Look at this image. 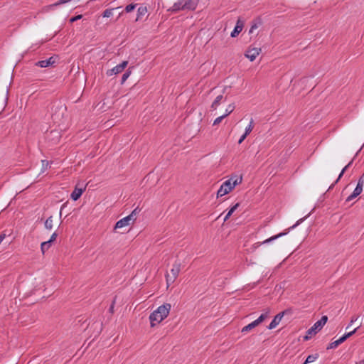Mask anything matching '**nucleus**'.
<instances>
[{
  "label": "nucleus",
  "mask_w": 364,
  "mask_h": 364,
  "mask_svg": "<svg viewBox=\"0 0 364 364\" xmlns=\"http://www.w3.org/2000/svg\"><path fill=\"white\" fill-rule=\"evenodd\" d=\"M112 15V9H107L102 14L103 17H109Z\"/></svg>",
  "instance_id": "obj_34"
},
{
  "label": "nucleus",
  "mask_w": 364,
  "mask_h": 364,
  "mask_svg": "<svg viewBox=\"0 0 364 364\" xmlns=\"http://www.w3.org/2000/svg\"><path fill=\"white\" fill-rule=\"evenodd\" d=\"M363 147H364V145H362V146H361V148H360V149L357 151V153H356L355 156H354V158H355V156H358V153L360 151V150H361V149H362V148H363Z\"/></svg>",
  "instance_id": "obj_45"
},
{
  "label": "nucleus",
  "mask_w": 364,
  "mask_h": 364,
  "mask_svg": "<svg viewBox=\"0 0 364 364\" xmlns=\"http://www.w3.org/2000/svg\"><path fill=\"white\" fill-rule=\"evenodd\" d=\"M181 10H185L183 6L182 0H178V1L174 3L172 7L169 9V11L174 13H176Z\"/></svg>",
  "instance_id": "obj_17"
},
{
  "label": "nucleus",
  "mask_w": 364,
  "mask_h": 364,
  "mask_svg": "<svg viewBox=\"0 0 364 364\" xmlns=\"http://www.w3.org/2000/svg\"><path fill=\"white\" fill-rule=\"evenodd\" d=\"M363 147H364V145H362V146H361V148H360V149L357 151V153H356L355 156H354V158H355V156H358V153L360 151V150H361V149H362V148H363Z\"/></svg>",
  "instance_id": "obj_46"
},
{
  "label": "nucleus",
  "mask_w": 364,
  "mask_h": 364,
  "mask_svg": "<svg viewBox=\"0 0 364 364\" xmlns=\"http://www.w3.org/2000/svg\"><path fill=\"white\" fill-rule=\"evenodd\" d=\"M225 117V116L224 114L217 117L213 122V125L219 124Z\"/></svg>",
  "instance_id": "obj_35"
},
{
  "label": "nucleus",
  "mask_w": 364,
  "mask_h": 364,
  "mask_svg": "<svg viewBox=\"0 0 364 364\" xmlns=\"http://www.w3.org/2000/svg\"><path fill=\"white\" fill-rule=\"evenodd\" d=\"M133 68V67H129L126 71L125 73L122 75V78H121V84H124V82L127 80V79L129 77L131 73H132V69Z\"/></svg>",
  "instance_id": "obj_24"
},
{
  "label": "nucleus",
  "mask_w": 364,
  "mask_h": 364,
  "mask_svg": "<svg viewBox=\"0 0 364 364\" xmlns=\"http://www.w3.org/2000/svg\"><path fill=\"white\" fill-rule=\"evenodd\" d=\"M353 160H354V158L342 169L337 180L335 181V183H336L339 181V179L342 177V176L343 175L345 171L352 165Z\"/></svg>",
  "instance_id": "obj_27"
},
{
  "label": "nucleus",
  "mask_w": 364,
  "mask_h": 364,
  "mask_svg": "<svg viewBox=\"0 0 364 364\" xmlns=\"http://www.w3.org/2000/svg\"><path fill=\"white\" fill-rule=\"evenodd\" d=\"M57 237H58V234L56 232H53L52 234L49 241L53 243L56 240Z\"/></svg>",
  "instance_id": "obj_38"
},
{
  "label": "nucleus",
  "mask_w": 364,
  "mask_h": 364,
  "mask_svg": "<svg viewBox=\"0 0 364 364\" xmlns=\"http://www.w3.org/2000/svg\"><path fill=\"white\" fill-rule=\"evenodd\" d=\"M127 65H128V61L124 60L122 63H121L120 64L116 65L115 66V75H117L119 73H122L124 70V68L127 66Z\"/></svg>",
  "instance_id": "obj_19"
},
{
  "label": "nucleus",
  "mask_w": 364,
  "mask_h": 364,
  "mask_svg": "<svg viewBox=\"0 0 364 364\" xmlns=\"http://www.w3.org/2000/svg\"><path fill=\"white\" fill-rule=\"evenodd\" d=\"M364 174L358 179L357 186H360V187H363L364 185V179H363Z\"/></svg>",
  "instance_id": "obj_37"
},
{
  "label": "nucleus",
  "mask_w": 364,
  "mask_h": 364,
  "mask_svg": "<svg viewBox=\"0 0 364 364\" xmlns=\"http://www.w3.org/2000/svg\"><path fill=\"white\" fill-rule=\"evenodd\" d=\"M269 314V311H266L264 314H262L257 319H256L255 321L257 323V325L262 323L267 317Z\"/></svg>",
  "instance_id": "obj_26"
},
{
  "label": "nucleus",
  "mask_w": 364,
  "mask_h": 364,
  "mask_svg": "<svg viewBox=\"0 0 364 364\" xmlns=\"http://www.w3.org/2000/svg\"><path fill=\"white\" fill-rule=\"evenodd\" d=\"M253 124H254V121H253V119H251L250 122V124H249V125H248V127H246V129H245V133L246 134H247V135H248V134H250L251 133V132L252 131L253 127H254V125H253Z\"/></svg>",
  "instance_id": "obj_31"
},
{
  "label": "nucleus",
  "mask_w": 364,
  "mask_h": 364,
  "mask_svg": "<svg viewBox=\"0 0 364 364\" xmlns=\"http://www.w3.org/2000/svg\"><path fill=\"white\" fill-rule=\"evenodd\" d=\"M310 215V213L309 215H307L306 217L303 218H301L299 219L294 225H292L291 227H290L289 228H288L287 230H286L284 232H280L276 235H274L265 240H264L263 242H256L255 243L252 247V250H255L257 248H258L259 246H261L263 244H267V243H269L284 235H286L289 231L291 229H294V228H296L297 225H299L301 223H302L309 215Z\"/></svg>",
  "instance_id": "obj_3"
},
{
  "label": "nucleus",
  "mask_w": 364,
  "mask_h": 364,
  "mask_svg": "<svg viewBox=\"0 0 364 364\" xmlns=\"http://www.w3.org/2000/svg\"><path fill=\"white\" fill-rule=\"evenodd\" d=\"M88 332H91V336L97 337L102 330V323L100 321H95L90 323L87 327Z\"/></svg>",
  "instance_id": "obj_7"
},
{
  "label": "nucleus",
  "mask_w": 364,
  "mask_h": 364,
  "mask_svg": "<svg viewBox=\"0 0 364 364\" xmlns=\"http://www.w3.org/2000/svg\"><path fill=\"white\" fill-rule=\"evenodd\" d=\"M85 189L86 186L82 184V186L80 187L79 184H77L75 187V189L70 194V198L75 201L78 200L82 196V193L85 191Z\"/></svg>",
  "instance_id": "obj_9"
},
{
  "label": "nucleus",
  "mask_w": 364,
  "mask_h": 364,
  "mask_svg": "<svg viewBox=\"0 0 364 364\" xmlns=\"http://www.w3.org/2000/svg\"><path fill=\"white\" fill-rule=\"evenodd\" d=\"M322 328H320V326H318V323L316 322L312 327H311L306 332V335L304 337L305 341L309 340L312 335L316 334L318 331H320Z\"/></svg>",
  "instance_id": "obj_12"
},
{
  "label": "nucleus",
  "mask_w": 364,
  "mask_h": 364,
  "mask_svg": "<svg viewBox=\"0 0 364 364\" xmlns=\"http://www.w3.org/2000/svg\"><path fill=\"white\" fill-rule=\"evenodd\" d=\"M4 238H5V235L4 234L0 235V244L4 240Z\"/></svg>",
  "instance_id": "obj_44"
},
{
  "label": "nucleus",
  "mask_w": 364,
  "mask_h": 364,
  "mask_svg": "<svg viewBox=\"0 0 364 364\" xmlns=\"http://www.w3.org/2000/svg\"><path fill=\"white\" fill-rule=\"evenodd\" d=\"M109 311L111 312H113L114 311V301L111 303L110 306H109Z\"/></svg>",
  "instance_id": "obj_43"
},
{
  "label": "nucleus",
  "mask_w": 364,
  "mask_h": 364,
  "mask_svg": "<svg viewBox=\"0 0 364 364\" xmlns=\"http://www.w3.org/2000/svg\"><path fill=\"white\" fill-rule=\"evenodd\" d=\"M361 326L360 324L358 327H356L353 331L345 333L343 336H341L339 339L331 343L326 348L327 350L336 348L338 346L343 343L346 339L353 336L358 329Z\"/></svg>",
  "instance_id": "obj_6"
},
{
  "label": "nucleus",
  "mask_w": 364,
  "mask_h": 364,
  "mask_svg": "<svg viewBox=\"0 0 364 364\" xmlns=\"http://www.w3.org/2000/svg\"><path fill=\"white\" fill-rule=\"evenodd\" d=\"M136 6V4H130L127 5L124 9H122V6H116L115 10L118 11L119 16H120L124 11H125L127 13L132 11L135 9Z\"/></svg>",
  "instance_id": "obj_16"
},
{
  "label": "nucleus",
  "mask_w": 364,
  "mask_h": 364,
  "mask_svg": "<svg viewBox=\"0 0 364 364\" xmlns=\"http://www.w3.org/2000/svg\"><path fill=\"white\" fill-rule=\"evenodd\" d=\"M223 99V95H220L217 96L211 105V108L215 109L218 107V106L220 105V103Z\"/></svg>",
  "instance_id": "obj_23"
},
{
  "label": "nucleus",
  "mask_w": 364,
  "mask_h": 364,
  "mask_svg": "<svg viewBox=\"0 0 364 364\" xmlns=\"http://www.w3.org/2000/svg\"><path fill=\"white\" fill-rule=\"evenodd\" d=\"M333 186H334V184L331 185V186L329 187L328 190L331 189V188H333Z\"/></svg>",
  "instance_id": "obj_48"
},
{
  "label": "nucleus",
  "mask_w": 364,
  "mask_h": 364,
  "mask_svg": "<svg viewBox=\"0 0 364 364\" xmlns=\"http://www.w3.org/2000/svg\"><path fill=\"white\" fill-rule=\"evenodd\" d=\"M82 18V15H77V16H75L74 17H72L70 19V23H73L79 19H81Z\"/></svg>",
  "instance_id": "obj_36"
},
{
  "label": "nucleus",
  "mask_w": 364,
  "mask_h": 364,
  "mask_svg": "<svg viewBox=\"0 0 364 364\" xmlns=\"http://www.w3.org/2000/svg\"><path fill=\"white\" fill-rule=\"evenodd\" d=\"M171 308V304L166 303L154 311L149 316L151 326H155L156 323H159L166 318L170 312Z\"/></svg>",
  "instance_id": "obj_1"
},
{
  "label": "nucleus",
  "mask_w": 364,
  "mask_h": 364,
  "mask_svg": "<svg viewBox=\"0 0 364 364\" xmlns=\"http://www.w3.org/2000/svg\"><path fill=\"white\" fill-rule=\"evenodd\" d=\"M242 177L235 176L225 181L217 192V198L222 197L229 193L234 188L242 182Z\"/></svg>",
  "instance_id": "obj_2"
},
{
  "label": "nucleus",
  "mask_w": 364,
  "mask_h": 364,
  "mask_svg": "<svg viewBox=\"0 0 364 364\" xmlns=\"http://www.w3.org/2000/svg\"><path fill=\"white\" fill-rule=\"evenodd\" d=\"M262 19L260 18H257L255 20H254L252 21V24L251 28H250V29L249 31V33H253L254 30L257 29L260 25H262Z\"/></svg>",
  "instance_id": "obj_18"
},
{
  "label": "nucleus",
  "mask_w": 364,
  "mask_h": 364,
  "mask_svg": "<svg viewBox=\"0 0 364 364\" xmlns=\"http://www.w3.org/2000/svg\"><path fill=\"white\" fill-rule=\"evenodd\" d=\"M328 321V316H323L320 320L316 321L318 323V326H320V328H323V326Z\"/></svg>",
  "instance_id": "obj_29"
},
{
  "label": "nucleus",
  "mask_w": 364,
  "mask_h": 364,
  "mask_svg": "<svg viewBox=\"0 0 364 364\" xmlns=\"http://www.w3.org/2000/svg\"><path fill=\"white\" fill-rule=\"evenodd\" d=\"M138 212L137 208H136L131 213V214L117 221L115 223V230L129 225L131 221L133 223L136 220L135 216Z\"/></svg>",
  "instance_id": "obj_5"
},
{
  "label": "nucleus",
  "mask_w": 364,
  "mask_h": 364,
  "mask_svg": "<svg viewBox=\"0 0 364 364\" xmlns=\"http://www.w3.org/2000/svg\"><path fill=\"white\" fill-rule=\"evenodd\" d=\"M257 326H258L257 323L254 321L252 323H249L248 325L244 326L242 328L241 332L242 333L248 332V331L252 330L253 328H255Z\"/></svg>",
  "instance_id": "obj_21"
},
{
  "label": "nucleus",
  "mask_w": 364,
  "mask_h": 364,
  "mask_svg": "<svg viewBox=\"0 0 364 364\" xmlns=\"http://www.w3.org/2000/svg\"><path fill=\"white\" fill-rule=\"evenodd\" d=\"M358 318V316H353L351 318V320H350V322L349 325L347 326V328H348L349 326H351L353 323L356 321Z\"/></svg>",
  "instance_id": "obj_41"
},
{
  "label": "nucleus",
  "mask_w": 364,
  "mask_h": 364,
  "mask_svg": "<svg viewBox=\"0 0 364 364\" xmlns=\"http://www.w3.org/2000/svg\"><path fill=\"white\" fill-rule=\"evenodd\" d=\"M356 364H364V360H361L359 362L356 363Z\"/></svg>",
  "instance_id": "obj_47"
},
{
  "label": "nucleus",
  "mask_w": 364,
  "mask_h": 364,
  "mask_svg": "<svg viewBox=\"0 0 364 364\" xmlns=\"http://www.w3.org/2000/svg\"><path fill=\"white\" fill-rule=\"evenodd\" d=\"M235 107L234 104H230L228 105V108L226 109V112L224 114L225 116V117L233 112V110L235 109Z\"/></svg>",
  "instance_id": "obj_32"
},
{
  "label": "nucleus",
  "mask_w": 364,
  "mask_h": 364,
  "mask_svg": "<svg viewBox=\"0 0 364 364\" xmlns=\"http://www.w3.org/2000/svg\"><path fill=\"white\" fill-rule=\"evenodd\" d=\"M291 310L290 309H285L284 311L279 313L277 314L272 322L269 323V325L267 326L268 329H273L281 321L283 316L286 314H291Z\"/></svg>",
  "instance_id": "obj_8"
},
{
  "label": "nucleus",
  "mask_w": 364,
  "mask_h": 364,
  "mask_svg": "<svg viewBox=\"0 0 364 364\" xmlns=\"http://www.w3.org/2000/svg\"><path fill=\"white\" fill-rule=\"evenodd\" d=\"M198 0H182L184 9L194 10L198 4Z\"/></svg>",
  "instance_id": "obj_14"
},
{
  "label": "nucleus",
  "mask_w": 364,
  "mask_h": 364,
  "mask_svg": "<svg viewBox=\"0 0 364 364\" xmlns=\"http://www.w3.org/2000/svg\"><path fill=\"white\" fill-rule=\"evenodd\" d=\"M247 136V134H246L245 133H244L240 138L239 141H238V144H241L245 139L246 137Z\"/></svg>",
  "instance_id": "obj_39"
},
{
  "label": "nucleus",
  "mask_w": 364,
  "mask_h": 364,
  "mask_svg": "<svg viewBox=\"0 0 364 364\" xmlns=\"http://www.w3.org/2000/svg\"><path fill=\"white\" fill-rule=\"evenodd\" d=\"M45 228L50 230L53 228V217L50 216L45 222Z\"/></svg>",
  "instance_id": "obj_28"
},
{
  "label": "nucleus",
  "mask_w": 364,
  "mask_h": 364,
  "mask_svg": "<svg viewBox=\"0 0 364 364\" xmlns=\"http://www.w3.org/2000/svg\"><path fill=\"white\" fill-rule=\"evenodd\" d=\"M244 26L243 22L239 18L236 23V25L231 32L230 36L232 38H235L239 35V33L242 31V28Z\"/></svg>",
  "instance_id": "obj_13"
},
{
  "label": "nucleus",
  "mask_w": 364,
  "mask_h": 364,
  "mask_svg": "<svg viewBox=\"0 0 364 364\" xmlns=\"http://www.w3.org/2000/svg\"><path fill=\"white\" fill-rule=\"evenodd\" d=\"M318 354H317V353L309 355L306 358V360L304 361V363L303 364H308V363H313L318 358Z\"/></svg>",
  "instance_id": "obj_25"
},
{
  "label": "nucleus",
  "mask_w": 364,
  "mask_h": 364,
  "mask_svg": "<svg viewBox=\"0 0 364 364\" xmlns=\"http://www.w3.org/2000/svg\"><path fill=\"white\" fill-rule=\"evenodd\" d=\"M41 164H42V170H41V172H45L47 169H48V167L49 166V161H47V160H42L41 161Z\"/></svg>",
  "instance_id": "obj_33"
},
{
  "label": "nucleus",
  "mask_w": 364,
  "mask_h": 364,
  "mask_svg": "<svg viewBox=\"0 0 364 364\" xmlns=\"http://www.w3.org/2000/svg\"><path fill=\"white\" fill-rule=\"evenodd\" d=\"M147 12V9L146 6H140L137 10V16L139 18L140 16H144Z\"/></svg>",
  "instance_id": "obj_30"
},
{
  "label": "nucleus",
  "mask_w": 364,
  "mask_h": 364,
  "mask_svg": "<svg viewBox=\"0 0 364 364\" xmlns=\"http://www.w3.org/2000/svg\"><path fill=\"white\" fill-rule=\"evenodd\" d=\"M56 58L52 56L46 60H43L36 63V65L40 68H47L53 65L55 63Z\"/></svg>",
  "instance_id": "obj_11"
},
{
  "label": "nucleus",
  "mask_w": 364,
  "mask_h": 364,
  "mask_svg": "<svg viewBox=\"0 0 364 364\" xmlns=\"http://www.w3.org/2000/svg\"><path fill=\"white\" fill-rule=\"evenodd\" d=\"M181 264L180 262H176L173 264L170 273H167L166 274V282L168 285H169V284L173 283L176 278L178 277L179 272L181 271Z\"/></svg>",
  "instance_id": "obj_4"
},
{
  "label": "nucleus",
  "mask_w": 364,
  "mask_h": 364,
  "mask_svg": "<svg viewBox=\"0 0 364 364\" xmlns=\"http://www.w3.org/2000/svg\"><path fill=\"white\" fill-rule=\"evenodd\" d=\"M107 74L109 76L112 75L114 74V68L108 70Z\"/></svg>",
  "instance_id": "obj_42"
},
{
  "label": "nucleus",
  "mask_w": 364,
  "mask_h": 364,
  "mask_svg": "<svg viewBox=\"0 0 364 364\" xmlns=\"http://www.w3.org/2000/svg\"><path fill=\"white\" fill-rule=\"evenodd\" d=\"M363 191V188L360 186H356L353 193L346 198V202H350L357 196H358Z\"/></svg>",
  "instance_id": "obj_15"
},
{
  "label": "nucleus",
  "mask_w": 364,
  "mask_h": 364,
  "mask_svg": "<svg viewBox=\"0 0 364 364\" xmlns=\"http://www.w3.org/2000/svg\"><path fill=\"white\" fill-rule=\"evenodd\" d=\"M52 242L49 240L43 242L41 245V250L43 253V255L45 254V252L49 250V248L51 247Z\"/></svg>",
  "instance_id": "obj_20"
},
{
  "label": "nucleus",
  "mask_w": 364,
  "mask_h": 364,
  "mask_svg": "<svg viewBox=\"0 0 364 364\" xmlns=\"http://www.w3.org/2000/svg\"><path fill=\"white\" fill-rule=\"evenodd\" d=\"M240 203H237L235 205H234L228 212L224 218V222L228 220L229 218L232 215V214L235 211V210L239 207Z\"/></svg>",
  "instance_id": "obj_22"
},
{
  "label": "nucleus",
  "mask_w": 364,
  "mask_h": 364,
  "mask_svg": "<svg viewBox=\"0 0 364 364\" xmlns=\"http://www.w3.org/2000/svg\"><path fill=\"white\" fill-rule=\"evenodd\" d=\"M261 51V48H249L245 55L247 58L250 59V61H254L257 56L259 54V52Z\"/></svg>",
  "instance_id": "obj_10"
},
{
  "label": "nucleus",
  "mask_w": 364,
  "mask_h": 364,
  "mask_svg": "<svg viewBox=\"0 0 364 364\" xmlns=\"http://www.w3.org/2000/svg\"><path fill=\"white\" fill-rule=\"evenodd\" d=\"M70 0H59L57 3H55L54 5L55 6H58V5H60V4H65V3H68V1H70Z\"/></svg>",
  "instance_id": "obj_40"
}]
</instances>
